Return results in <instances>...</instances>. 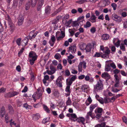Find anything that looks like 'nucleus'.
Here are the masks:
<instances>
[{
    "instance_id": "393cba45",
    "label": "nucleus",
    "mask_w": 127,
    "mask_h": 127,
    "mask_svg": "<svg viewBox=\"0 0 127 127\" xmlns=\"http://www.w3.org/2000/svg\"><path fill=\"white\" fill-rule=\"evenodd\" d=\"M87 2L88 1L87 0H80L76 1V2L80 4H81Z\"/></svg>"
},
{
    "instance_id": "f03ea898",
    "label": "nucleus",
    "mask_w": 127,
    "mask_h": 127,
    "mask_svg": "<svg viewBox=\"0 0 127 127\" xmlns=\"http://www.w3.org/2000/svg\"><path fill=\"white\" fill-rule=\"evenodd\" d=\"M29 57L31 58L29 60V62L30 64L32 65L34 64V62L36 60L37 56L34 52L31 51L29 53Z\"/></svg>"
},
{
    "instance_id": "9b49d317",
    "label": "nucleus",
    "mask_w": 127,
    "mask_h": 127,
    "mask_svg": "<svg viewBox=\"0 0 127 127\" xmlns=\"http://www.w3.org/2000/svg\"><path fill=\"white\" fill-rule=\"evenodd\" d=\"M56 83L58 85V86L60 87H62V79L61 78H58L56 81Z\"/></svg>"
},
{
    "instance_id": "4be33fe9",
    "label": "nucleus",
    "mask_w": 127,
    "mask_h": 127,
    "mask_svg": "<svg viewBox=\"0 0 127 127\" xmlns=\"http://www.w3.org/2000/svg\"><path fill=\"white\" fill-rule=\"evenodd\" d=\"M84 16H83L81 17H79L77 20V21L79 22V23L81 24L80 23L84 21Z\"/></svg>"
},
{
    "instance_id": "680f3d73",
    "label": "nucleus",
    "mask_w": 127,
    "mask_h": 127,
    "mask_svg": "<svg viewBox=\"0 0 127 127\" xmlns=\"http://www.w3.org/2000/svg\"><path fill=\"white\" fill-rule=\"evenodd\" d=\"M31 80L32 81H33L34 80L35 78V76L33 74H31Z\"/></svg>"
},
{
    "instance_id": "5701e85b",
    "label": "nucleus",
    "mask_w": 127,
    "mask_h": 127,
    "mask_svg": "<svg viewBox=\"0 0 127 127\" xmlns=\"http://www.w3.org/2000/svg\"><path fill=\"white\" fill-rule=\"evenodd\" d=\"M97 106V104L94 105H90V110L93 111V109L96 107Z\"/></svg>"
},
{
    "instance_id": "ea45409f",
    "label": "nucleus",
    "mask_w": 127,
    "mask_h": 127,
    "mask_svg": "<svg viewBox=\"0 0 127 127\" xmlns=\"http://www.w3.org/2000/svg\"><path fill=\"white\" fill-rule=\"evenodd\" d=\"M70 86H67L65 89V91L67 92L71 93L70 91Z\"/></svg>"
},
{
    "instance_id": "3c124183",
    "label": "nucleus",
    "mask_w": 127,
    "mask_h": 127,
    "mask_svg": "<svg viewBox=\"0 0 127 127\" xmlns=\"http://www.w3.org/2000/svg\"><path fill=\"white\" fill-rule=\"evenodd\" d=\"M109 99H108L107 97H106L104 99V102L105 104L108 103L109 102Z\"/></svg>"
},
{
    "instance_id": "c756f323",
    "label": "nucleus",
    "mask_w": 127,
    "mask_h": 127,
    "mask_svg": "<svg viewBox=\"0 0 127 127\" xmlns=\"http://www.w3.org/2000/svg\"><path fill=\"white\" fill-rule=\"evenodd\" d=\"M30 2L29 1L26 4V5L25 9L26 10H28L30 6Z\"/></svg>"
},
{
    "instance_id": "49530a36",
    "label": "nucleus",
    "mask_w": 127,
    "mask_h": 127,
    "mask_svg": "<svg viewBox=\"0 0 127 127\" xmlns=\"http://www.w3.org/2000/svg\"><path fill=\"white\" fill-rule=\"evenodd\" d=\"M120 41L119 39L117 42L116 43H115L114 44V45L118 47H119L120 45Z\"/></svg>"
},
{
    "instance_id": "4468645a",
    "label": "nucleus",
    "mask_w": 127,
    "mask_h": 127,
    "mask_svg": "<svg viewBox=\"0 0 127 127\" xmlns=\"http://www.w3.org/2000/svg\"><path fill=\"white\" fill-rule=\"evenodd\" d=\"M109 35L106 34H103L101 36V38L103 40H107L109 39Z\"/></svg>"
},
{
    "instance_id": "f704fd0d",
    "label": "nucleus",
    "mask_w": 127,
    "mask_h": 127,
    "mask_svg": "<svg viewBox=\"0 0 127 127\" xmlns=\"http://www.w3.org/2000/svg\"><path fill=\"white\" fill-rule=\"evenodd\" d=\"M71 101L69 97L68 98V100L66 101V104L67 105H70L71 104Z\"/></svg>"
},
{
    "instance_id": "e433bc0d",
    "label": "nucleus",
    "mask_w": 127,
    "mask_h": 127,
    "mask_svg": "<svg viewBox=\"0 0 127 127\" xmlns=\"http://www.w3.org/2000/svg\"><path fill=\"white\" fill-rule=\"evenodd\" d=\"M24 50V48L23 47L22 48L20 51L18 53V56L20 57V55H21L23 53Z\"/></svg>"
},
{
    "instance_id": "ddd939ff",
    "label": "nucleus",
    "mask_w": 127,
    "mask_h": 127,
    "mask_svg": "<svg viewBox=\"0 0 127 127\" xmlns=\"http://www.w3.org/2000/svg\"><path fill=\"white\" fill-rule=\"evenodd\" d=\"M76 120L79 123L81 122L84 125V124L85 119L83 117H80L79 118H77L76 119Z\"/></svg>"
},
{
    "instance_id": "774afa93",
    "label": "nucleus",
    "mask_w": 127,
    "mask_h": 127,
    "mask_svg": "<svg viewBox=\"0 0 127 127\" xmlns=\"http://www.w3.org/2000/svg\"><path fill=\"white\" fill-rule=\"evenodd\" d=\"M123 25L124 28H127V21L124 23Z\"/></svg>"
},
{
    "instance_id": "58836bf2",
    "label": "nucleus",
    "mask_w": 127,
    "mask_h": 127,
    "mask_svg": "<svg viewBox=\"0 0 127 127\" xmlns=\"http://www.w3.org/2000/svg\"><path fill=\"white\" fill-rule=\"evenodd\" d=\"M54 57L55 59L58 60L60 59L61 56L59 54H56L55 55Z\"/></svg>"
},
{
    "instance_id": "bf43d9fd",
    "label": "nucleus",
    "mask_w": 127,
    "mask_h": 127,
    "mask_svg": "<svg viewBox=\"0 0 127 127\" xmlns=\"http://www.w3.org/2000/svg\"><path fill=\"white\" fill-rule=\"evenodd\" d=\"M71 117L73 118V119H76L77 118L76 115L75 114L72 113L71 114Z\"/></svg>"
},
{
    "instance_id": "aec40b11",
    "label": "nucleus",
    "mask_w": 127,
    "mask_h": 127,
    "mask_svg": "<svg viewBox=\"0 0 127 127\" xmlns=\"http://www.w3.org/2000/svg\"><path fill=\"white\" fill-rule=\"evenodd\" d=\"M92 112L93 111L90 110V111L87 113L86 118L88 120L89 119V116H90L93 118L92 115Z\"/></svg>"
},
{
    "instance_id": "a18cd8bd",
    "label": "nucleus",
    "mask_w": 127,
    "mask_h": 127,
    "mask_svg": "<svg viewBox=\"0 0 127 127\" xmlns=\"http://www.w3.org/2000/svg\"><path fill=\"white\" fill-rule=\"evenodd\" d=\"M101 55L100 53H98L97 52H96L95 55L94 56V57L97 58L100 57Z\"/></svg>"
},
{
    "instance_id": "473e14b6",
    "label": "nucleus",
    "mask_w": 127,
    "mask_h": 127,
    "mask_svg": "<svg viewBox=\"0 0 127 127\" xmlns=\"http://www.w3.org/2000/svg\"><path fill=\"white\" fill-rule=\"evenodd\" d=\"M18 3L17 0H14L13 6L15 7H16L17 6Z\"/></svg>"
},
{
    "instance_id": "864d4df0",
    "label": "nucleus",
    "mask_w": 127,
    "mask_h": 127,
    "mask_svg": "<svg viewBox=\"0 0 127 127\" xmlns=\"http://www.w3.org/2000/svg\"><path fill=\"white\" fill-rule=\"evenodd\" d=\"M106 48H107V49L106 50L105 52V54L107 55H109L110 53V50L107 47H106Z\"/></svg>"
},
{
    "instance_id": "09e8293b",
    "label": "nucleus",
    "mask_w": 127,
    "mask_h": 127,
    "mask_svg": "<svg viewBox=\"0 0 127 127\" xmlns=\"http://www.w3.org/2000/svg\"><path fill=\"white\" fill-rule=\"evenodd\" d=\"M91 32L92 33H94L96 31V29L94 27H93L90 29Z\"/></svg>"
},
{
    "instance_id": "0e129e2a",
    "label": "nucleus",
    "mask_w": 127,
    "mask_h": 127,
    "mask_svg": "<svg viewBox=\"0 0 127 127\" xmlns=\"http://www.w3.org/2000/svg\"><path fill=\"white\" fill-rule=\"evenodd\" d=\"M6 91V89L4 88H1L0 89V93H3Z\"/></svg>"
},
{
    "instance_id": "4d7b16f0",
    "label": "nucleus",
    "mask_w": 127,
    "mask_h": 127,
    "mask_svg": "<svg viewBox=\"0 0 127 127\" xmlns=\"http://www.w3.org/2000/svg\"><path fill=\"white\" fill-rule=\"evenodd\" d=\"M57 68L58 69H62V65L60 64H58L57 66Z\"/></svg>"
},
{
    "instance_id": "a211bd4d",
    "label": "nucleus",
    "mask_w": 127,
    "mask_h": 127,
    "mask_svg": "<svg viewBox=\"0 0 127 127\" xmlns=\"http://www.w3.org/2000/svg\"><path fill=\"white\" fill-rule=\"evenodd\" d=\"M33 119L35 120H38L40 117V114L39 113H37L33 115Z\"/></svg>"
},
{
    "instance_id": "6e6552de",
    "label": "nucleus",
    "mask_w": 127,
    "mask_h": 127,
    "mask_svg": "<svg viewBox=\"0 0 127 127\" xmlns=\"http://www.w3.org/2000/svg\"><path fill=\"white\" fill-rule=\"evenodd\" d=\"M89 87L88 86L84 84L82 86L81 89L82 91L87 93L88 91V90H89Z\"/></svg>"
},
{
    "instance_id": "dca6fc26",
    "label": "nucleus",
    "mask_w": 127,
    "mask_h": 127,
    "mask_svg": "<svg viewBox=\"0 0 127 127\" xmlns=\"http://www.w3.org/2000/svg\"><path fill=\"white\" fill-rule=\"evenodd\" d=\"M51 11L50 7L48 5L46 6L45 9V13L46 14H49Z\"/></svg>"
},
{
    "instance_id": "338daca9",
    "label": "nucleus",
    "mask_w": 127,
    "mask_h": 127,
    "mask_svg": "<svg viewBox=\"0 0 127 127\" xmlns=\"http://www.w3.org/2000/svg\"><path fill=\"white\" fill-rule=\"evenodd\" d=\"M111 50L113 52H115L116 51V48L114 46H112L111 48Z\"/></svg>"
},
{
    "instance_id": "4c0bfd02",
    "label": "nucleus",
    "mask_w": 127,
    "mask_h": 127,
    "mask_svg": "<svg viewBox=\"0 0 127 127\" xmlns=\"http://www.w3.org/2000/svg\"><path fill=\"white\" fill-rule=\"evenodd\" d=\"M111 6L113 7L114 10H116L117 7V5L116 3H112Z\"/></svg>"
},
{
    "instance_id": "6ab92c4d",
    "label": "nucleus",
    "mask_w": 127,
    "mask_h": 127,
    "mask_svg": "<svg viewBox=\"0 0 127 127\" xmlns=\"http://www.w3.org/2000/svg\"><path fill=\"white\" fill-rule=\"evenodd\" d=\"M14 96L13 95V94L12 93V92H9L6 94L5 95V97H6L7 98H10L11 97H13Z\"/></svg>"
},
{
    "instance_id": "f257e3e1",
    "label": "nucleus",
    "mask_w": 127,
    "mask_h": 127,
    "mask_svg": "<svg viewBox=\"0 0 127 127\" xmlns=\"http://www.w3.org/2000/svg\"><path fill=\"white\" fill-rule=\"evenodd\" d=\"M94 91L95 92H98L102 90L103 88V84L101 80L99 79L95 85H94Z\"/></svg>"
},
{
    "instance_id": "13d9d810",
    "label": "nucleus",
    "mask_w": 127,
    "mask_h": 127,
    "mask_svg": "<svg viewBox=\"0 0 127 127\" xmlns=\"http://www.w3.org/2000/svg\"><path fill=\"white\" fill-rule=\"evenodd\" d=\"M121 74L124 76H126V73H125V71L123 70L120 71Z\"/></svg>"
},
{
    "instance_id": "a19ab883",
    "label": "nucleus",
    "mask_w": 127,
    "mask_h": 127,
    "mask_svg": "<svg viewBox=\"0 0 127 127\" xmlns=\"http://www.w3.org/2000/svg\"><path fill=\"white\" fill-rule=\"evenodd\" d=\"M68 80V79H67L66 80V81L67 82V86H70L72 84L73 82L70 79L69 81L68 82H67Z\"/></svg>"
},
{
    "instance_id": "20e7f679",
    "label": "nucleus",
    "mask_w": 127,
    "mask_h": 127,
    "mask_svg": "<svg viewBox=\"0 0 127 127\" xmlns=\"http://www.w3.org/2000/svg\"><path fill=\"white\" fill-rule=\"evenodd\" d=\"M112 18L114 20L118 22H121L122 21L121 17L117 15L115 13L112 14Z\"/></svg>"
},
{
    "instance_id": "603ef678",
    "label": "nucleus",
    "mask_w": 127,
    "mask_h": 127,
    "mask_svg": "<svg viewBox=\"0 0 127 127\" xmlns=\"http://www.w3.org/2000/svg\"><path fill=\"white\" fill-rule=\"evenodd\" d=\"M103 111V109L102 108L98 107L97 109V111L98 113H101Z\"/></svg>"
},
{
    "instance_id": "bb28decb",
    "label": "nucleus",
    "mask_w": 127,
    "mask_h": 127,
    "mask_svg": "<svg viewBox=\"0 0 127 127\" xmlns=\"http://www.w3.org/2000/svg\"><path fill=\"white\" fill-rule=\"evenodd\" d=\"M110 66L109 64H108L106 66L105 68V70L107 71H108L110 70Z\"/></svg>"
},
{
    "instance_id": "f8f14e48",
    "label": "nucleus",
    "mask_w": 127,
    "mask_h": 127,
    "mask_svg": "<svg viewBox=\"0 0 127 127\" xmlns=\"http://www.w3.org/2000/svg\"><path fill=\"white\" fill-rule=\"evenodd\" d=\"M37 92L36 94V96L37 97V99H39L41 96L42 95V91L40 90V88H38L37 89Z\"/></svg>"
},
{
    "instance_id": "9d476101",
    "label": "nucleus",
    "mask_w": 127,
    "mask_h": 127,
    "mask_svg": "<svg viewBox=\"0 0 127 127\" xmlns=\"http://www.w3.org/2000/svg\"><path fill=\"white\" fill-rule=\"evenodd\" d=\"M6 113L5 110L4 106L1 107L0 109V113L1 117H4V115H5Z\"/></svg>"
},
{
    "instance_id": "052dcab7",
    "label": "nucleus",
    "mask_w": 127,
    "mask_h": 127,
    "mask_svg": "<svg viewBox=\"0 0 127 127\" xmlns=\"http://www.w3.org/2000/svg\"><path fill=\"white\" fill-rule=\"evenodd\" d=\"M76 75H73L70 79V80L72 82L74 81L76 79Z\"/></svg>"
},
{
    "instance_id": "6e6d98bb",
    "label": "nucleus",
    "mask_w": 127,
    "mask_h": 127,
    "mask_svg": "<svg viewBox=\"0 0 127 127\" xmlns=\"http://www.w3.org/2000/svg\"><path fill=\"white\" fill-rule=\"evenodd\" d=\"M28 90V88L26 86H25L24 89L22 91V92L23 93H25L27 92Z\"/></svg>"
},
{
    "instance_id": "8fccbe9b",
    "label": "nucleus",
    "mask_w": 127,
    "mask_h": 127,
    "mask_svg": "<svg viewBox=\"0 0 127 127\" xmlns=\"http://www.w3.org/2000/svg\"><path fill=\"white\" fill-rule=\"evenodd\" d=\"M36 35V34L34 33L33 35H32L31 37V36H30L28 37H29V39H30V40H31L32 39L34 38ZM29 39V37H28L27 38V39Z\"/></svg>"
},
{
    "instance_id": "b1692460",
    "label": "nucleus",
    "mask_w": 127,
    "mask_h": 127,
    "mask_svg": "<svg viewBox=\"0 0 127 127\" xmlns=\"http://www.w3.org/2000/svg\"><path fill=\"white\" fill-rule=\"evenodd\" d=\"M37 0H32L31 3V5L32 7H34L36 4Z\"/></svg>"
},
{
    "instance_id": "f3484780",
    "label": "nucleus",
    "mask_w": 127,
    "mask_h": 127,
    "mask_svg": "<svg viewBox=\"0 0 127 127\" xmlns=\"http://www.w3.org/2000/svg\"><path fill=\"white\" fill-rule=\"evenodd\" d=\"M59 33H60V32L58 31H57L56 33V36L57 40L58 41H59L62 40L64 37L62 36H59L58 37L57 34H59Z\"/></svg>"
},
{
    "instance_id": "0eeeda50",
    "label": "nucleus",
    "mask_w": 127,
    "mask_h": 127,
    "mask_svg": "<svg viewBox=\"0 0 127 127\" xmlns=\"http://www.w3.org/2000/svg\"><path fill=\"white\" fill-rule=\"evenodd\" d=\"M76 50V45L74 44L73 46H71L69 47V51H71L72 53H75Z\"/></svg>"
},
{
    "instance_id": "c9c22d12",
    "label": "nucleus",
    "mask_w": 127,
    "mask_h": 127,
    "mask_svg": "<svg viewBox=\"0 0 127 127\" xmlns=\"http://www.w3.org/2000/svg\"><path fill=\"white\" fill-rule=\"evenodd\" d=\"M114 76L115 79V82H119L120 79H119V77L118 75L117 74H115Z\"/></svg>"
},
{
    "instance_id": "5fc2aeb1",
    "label": "nucleus",
    "mask_w": 127,
    "mask_h": 127,
    "mask_svg": "<svg viewBox=\"0 0 127 127\" xmlns=\"http://www.w3.org/2000/svg\"><path fill=\"white\" fill-rule=\"evenodd\" d=\"M124 122L127 123V118L125 116H123L122 118Z\"/></svg>"
},
{
    "instance_id": "412c9836",
    "label": "nucleus",
    "mask_w": 127,
    "mask_h": 127,
    "mask_svg": "<svg viewBox=\"0 0 127 127\" xmlns=\"http://www.w3.org/2000/svg\"><path fill=\"white\" fill-rule=\"evenodd\" d=\"M43 106L44 109L46 112L48 113H50V111L47 106L45 104H43Z\"/></svg>"
},
{
    "instance_id": "c03bdc74",
    "label": "nucleus",
    "mask_w": 127,
    "mask_h": 127,
    "mask_svg": "<svg viewBox=\"0 0 127 127\" xmlns=\"http://www.w3.org/2000/svg\"><path fill=\"white\" fill-rule=\"evenodd\" d=\"M65 74L66 76H69L70 75V73L69 70L67 69L65 70Z\"/></svg>"
},
{
    "instance_id": "de8ad7c7",
    "label": "nucleus",
    "mask_w": 127,
    "mask_h": 127,
    "mask_svg": "<svg viewBox=\"0 0 127 127\" xmlns=\"http://www.w3.org/2000/svg\"><path fill=\"white\" fill-rule=\"evenodd\" d=\"M120 71V70H118L117 69H116L113 71V72L115 74H117L119 73Z\"/></svg>"
},
{
    "instance_id": "69168bd1",
    "label": "nucleus",
    "mask_w": 127,
    "mask_h": 127,
    "mask_svg": "<svg viewBox=\"0 0 127 127\" xmlns=\"http://www.w3.org/2000/svg\"><path fill=\"white\" fill-rule=\"evenodd\" d=\"M110 66L113 69H115L116 68V66L114 63H111L110 64Z\"/></svg>"
},
{
    "instance_id": "1a4fd4ad",
    "label": "nucleus",
    "mask_w": 127,
    "mask_h": 127,
    "mask_svg": "<svg viewBox=\"0 0 127 127\" xmlns=\"http://www.w3.org/2000/svg\"><path fill=\"white\" fill-rule=\"evenodd\" d=\"M51 41L50 40L49 42L50 45L53 46L54 44L55 43V41L56 40V39L55 36L54 35H52L51 38Z\"/></svg>"
},
{
    "instance_id": "423d86ee",
    "label": "nucleus",
    "mask_w": 127,
    "mask_h": 127,
    "mask_svg": "<svg viewBox=\"0 0 127 127\" xmlns=\"http://www.w3.org/2000/svg\"><path fill=\"white\" fill-rule=\"evenodd\" d=\"M102 77L106 79H109L110 78V76L108 73L107 72H104L101 75Z\"/></svg>"
},
{
    "instance_id": "cd10ccee",
    "label": "nucleus",
    "mask_w": 127,
    "mask_h": 127,
    "mask_svg": "<svg viewBox=\"0 0 127 127\" xmlns=\"http://www.w3.org/2000/svg\"><path fill=\"white\" fill-rule=\"evenodd\" d=\"M91 26L90 22L89 21H87L86 23V25H85L84 27L85 28H87Z\"/></svg>"
},
{
    "instance_id": "2eb2a0df",
    "label": "nucleus",
    "mask_w": 127,
    "mask_h": 127,
    "mask_svg": "<svg viewBox=\"0 0 127 127\" xmlns=\"http://www.w3.org/2000/svg\"><path fill=\"white\" fill-rule=\"evenodd\" d=\"M8 109L10 114H12L14 113V110L12 106L10 104L8 105Z\"/></svg>"
},
{
    "instance_id": "e2e57ef3",
    "label": "nucleus",
    "mask_w": 127,
    "mask_h": 127,
    "mask_svg": "<svg viewBox=\"0 0 127 127\" xmlns=\"http://www.w3.org/2000/svg\"><path fill=\"white\" fill-rule=\"evenodd\" d=\"M120 90H118L116 89H114L113 88L112 89V91L116 93L119 91Z\"/></svg>"
},
{
    "instance_id": "7ed1b4c3",
    "label": "nucleus",
    "mask_w": 127,
    "mask_h": 127,
    "mask_svg": "<svg viewBox=\"0 0 127 127\" xmlns=\"http://www.w3.org/2000/svg\"><path fill=\"white\" fill-rule=\"evenodd\" d=\"M44 0H38L37 4V11H41L42 6L44 3Z\"/></svg>"
},
{
    "instance_id": "72a5a7b5",
    "label": "nucleus",
    "mask_w": 127,
    "mask_h": 127,
    "mask_svg": "<svg viewBox=\"0 0 127 127\" xmlns=\"http://www.w3.org/2000/svg\"><path fill=\"white\" fill-rule=\"evenodd\" d=\"M50 69L52 70V71H53V73H54L55 71H56V69H55V68L52 65H51L50 66Z\"/></svg>"
},
{
    "instance_id": "37998d69",
    "label": "nucleus",
    "mask_w": 127,
    "mask_h": 127,
    "mask_svg": "<svg viewBox=\"0 0 127 127\" xmlns=\"http://www.w3.org/2000/svg\"><path fill=\"white\" fill-rule=\"evenodd\" d=\"M6 20H8L10 23H11V20L9 16L8 15H7V16L6 17Z\"/></svg>"
},
{
    "instance_id": "79ce46f5",
    "label": "nucleus",
    "mask_w": 127,
    "mask_h": 127,
    "mask_svg": "<svg viewBox=\"0 0 127 127\" xmlns=\"http://www.w3.org/2000/svg\"><path fill=\"white\" fill-rule=\"evenodd\" d=\"M96 17L94 15H92L89 20H96Z\"/></svg>"
},
{
    "instance_id": "2f4dec72",
    "label": "nucleus",
    "mask_w": 127,
    "mask_h": 127,
    "mask_svg": "<svg viewBox=\"0 0 127 127\" xmlns=\"http://www.w3.org/2000/svg\"><path fill=\"white\" fill-rule=\"evenodd\" d=\"M21 38H19L17 39L16 40V43L19 46H20L21 45Z\"/></svg>"
},
{
    "instance_id": "a878e982",
    "label": "nucleus",
    "mask_w": 127,
    "mask_h": 127,
    "mask_svg": "<svg viewBox=\"0 0 127 127\" xmlns=\"http://www.w3.org/2000/svg\"><path fill=\"white\" fill-rule=\"evenodd\" d=\"M85 50L87 52H90L91 50V46L88 45H87L85 48Z\"/></svg>"
},
{
    "instance_id": "39448f33",
    "label": "nucleus",
    "mask_w": 127,
    "mask_h": 127,
    "mask_svg": "<svg viewBox=\"0 0 127 127\" xmlns=\"http://www.w3.org/2000/svg\"><path fill=\"white\" fill-rule=\"evenodd\" d=\"M18 18V24L19 26H21L22 24L24 21V17L22 15H21L19 16Z\"/></svg>"
},
{
    "instance_id": "c85d7f7f",
    "label": "nucleus",
    "mask_w": 127,
    "mask_h": 127,
    "mask_svg": "<svg viewBox=\"0 0 127 127\" xmlns=\"http://www.w3.org/2000/svg\"><path fill=\"white\" fill-rule=\"evenodd\" d=\"M120 49L123 51H125L126 50L125 46L124 44L121 43L120 46Z\"/></svg>"
},
{
    "instance_id": "7c9ffc66",
    "label": "nucleus",
    "mask_w": 127,
    "mask_h": 127,
    "mask_svg": "<svg viewBox=\"0 0 127 127\" xmlns=\"http://www.w3.org/2000/svg\"><path fill=\"white\" fill-rule=\"evenodd\" d=\"M79 23L77 21H74L73 23V27H76V26H79Z\"/></svg>"
}]
</instances>
